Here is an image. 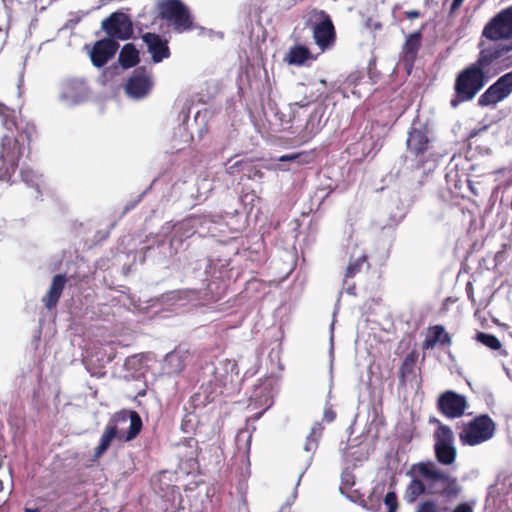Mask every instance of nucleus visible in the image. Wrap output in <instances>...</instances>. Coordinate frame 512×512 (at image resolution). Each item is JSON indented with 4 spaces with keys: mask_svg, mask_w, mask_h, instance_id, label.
<instances>
[{
    "mask_svg": "<svg viewBox=\"0 0 512 512\" xmlns=\"http://www.w3.org/2000/svg\"><path fill=\"white\" fill-rule=\"evenodd\" d=\"M387 512H395V511H392V510H389V509H388V511H387Z\"/></svg>",
    "mask_w": 512,
    "mask_h": 512,
    "instance_id": "ea45409f",
    "label": "nucleus"
},
{
    "mask_svg": "<svg viewBox=\"0 0 512 512\" xmlns=\"http://www.w3.org/2000/svg\"><path fill=\"white\" fill-rule=\"evenodd\" d=\"M151 72L145 67L136 68L127 80L125 90L133 98H143L152 88Z\"/></svg>",
    "mask_w": 512,
    "mask_h": 512,
    "instance_id": "4468645a",
    "label": "nucleus"
},
{
    "mask_svg": "<svg viewBox=\"0 0 512 512\" xmlns=\"http://www.w3.org/2000/svg\"><path fill=\"white\" fill-rule=\"evenodd\" d=\"M429 138L425 130L412 127L408 133L407 150L415 157H421L429 148Z\"/></svg>",
    "mask_w": 512,
    "mask_h": 512,
    "instance_id": "a211bd4d",
    "label": "nucleus"
},
{
    "mask_svg": "<svg viewBox=\"0 0 512 512\" xmlns=\"http://www.w3.org/2000/svg\"><path fill=\"white\" fill-rule=\"evenodd\" d=\"M464 0H453L451 6H450V11H449V14L452 15L454 14L463 4Z\"/></svg>",
    "mask_w": 512,
    "mask_h": 512,
    "instance_id": "f704fd0d",
    "label": "nucleus"
},
{
    "mask_svg": "<svg viewBox=\"0 0 512 512\" xmlns=\"http://www.w3.org/2000/svg\"><path fill=\"white\" fill-rule=\"evenodd\" d=\"M300 157H302V158L307 157V155L304 153L286 154V155L280 156L278 160L280 162L295 161L296 158H300Z\"/></svg>",
    "mask_w": 512,
    "mask_h": 512,
    "instance_id": "2f4dec72",
    "label": "nucleus"
},
{
    "mask_svg": "<svg viewBox=\"0 0 512 512\" xmlns=\"http://www.w3.org/2000/svg\"><path fill=\"white\" fill-rule=\"evenodd\" d=\"M140 61L139 51L133 43L125 44L118 56V62L124 69L136 66Z\"/></svg>",
    "mask_w": 512,
    "mask_h": 512,
    "instance_id": "412c9836",
    "label": "nucleus"
},
{
    "mask_svg": "<svg viewBox=\"0 0 512 512\" xmlns=\"http://www.w3.org/2000/svg\"><path fill=\"white\" fill-rule=\"evenodd\" d=\"M3 490V483L0 481V491Z\"/></svg>",
    "mask_w": 512,
    "mask_h": 512,
    "instance_id": "4c0bfd02",
    "label": "nucleus"
},
{
    "mask_svg": "<svg viewBox=\"0 0 512 512\" xmlns=\"http://www.w3.org/2000/svg\"><path fill=\"white\" fill-rule=\"evenodd\" d=\"M142 427V419L134 410L123 409L113 414L101 435L99 444L94 449L92 461L102 457L114 439L125 442L134 440Z\"/></svg>",
    "mask_w": 512,
    "mask_h": 512,
    "instance_id": "f03ea898",
    "label": "nucleus"
},
{
    "mask_svg": "<svg viewBox=\"0 0 512 512\" xmlns=\"http://www.w3.org/2000/svg\"><path fill=\"white\" fill-rule=\"evenodd\" d=\"M248 164H249L248 161H245V160L236 161L234 164H232L231 166L228 167L227 172L229 174H234L235 172L243 171L246 169V166Z\"/></svg>",
    "mask_w": 512,
    "mask_h": 512,
    "instance_id": "7c9ffc66",
    "label": "nucleus"
},
{
    "mask_svg": "<svg viewBox=\"0 0 512 512\" xmlns=\"http://www.w3.org/2000/svg\"><path fill=\"white\" fill-rule=\"evenodd\" d=\"M118 49L119 43L114 42L113 39L105 37L97 40L89 53L91 63L97 68L105 66L115 56Z\"/></svg>",
    "mask_w": 512,
    "mask_h": 512,
    "instance_id": "2eb2a0df",
    "label": "nucleus"
},
{
    "mask_svg": "<svg viewBox=\"0 0 512 512\" xmlns=\"http://www.w3.org/2000/svg\"><path fill=\"white\" fill-rule=\"evenodd\" d=\"M384 503L387 505L389 510L396 512L398 509V501H397L396 493L393 491L388 492L385 495Z\"/></svg>",
    "mask_w": 512,
    "mask_h": 512,
    "instance_id": "c756f323",
    "label": "nucleus"
},
{
    "mask_svg": "<svg viewBox=\"0 0 512 512\" xmlns=\"http://www.w3.org/2000/svg\"><path fill=\"white\" fill-rule=\"evenodd\" d=\"M418 360V353L415 350L409 352L402 361V364L399 368V382L401 385H404L407 379L414 375L415 366Z\"/></svg>",
    "mask_w": 512,
    "mask_h": 512,
    "instance_id": "5701e85b",
    "label": "nucleus"
},
{
    "mask_svg": "<svg viewBox=\"0 0 512 512\" xmlns=\"http://www.w3.org/2000/svg\"><path fill=\"white\" fill-rule=\"evenodd\" d=\"M309 59L314 57L306 46L294 45L289 49L284 60L290 65L302 66Z\"/></svg>",
    "mask_w": 512,
    "mask_h": 512,
    "instance_id": "4be33fe9",
    "label": "nucleus"
},
{
    "mask_svg": "<svg viewBox=\"0 0 512 512\" xmlns=\"http://www.w3.org/2000/svg\"><path fill=\"white\" fill-rule=\"evenodd\" d=\"M495 432L494 420L488 414H480L464 424L459 440L463 445L477 446L492 439Z\"/></svg>",
    "mask_w": 512,
    "mask_h": 512,
    "instance_id": "39448f33",
    "label": "nucleus"
},
{
    "mask_svg": "<svg viewBox=\"0 0 512 512\" xmlns=\"http://www.w3.org/2000/svg\"><path fill=\"white\" fill-rule=\"evenodd\" d=\"M511 51L512 39L507 43L497 41L492 45L481 48L477 60L473 63L489 75L490 67L506 60Z\"/></svg>",
    "mask_w": 512,
    "mask_h": 512,
    "instance_id": "9b49d317",
    "label": "nucleus"
},
{
    "mask_svg": "<svg viewBox=\"0 0 512 512\" xmlns=\"http://www.w3.org/2000/svg\"><path fill=\"white\" fill-rule=\"evenodd\" d=\"M512 93V72L506 73L479 97L478 104L482 107L495 105Z\"/></svg>",
    "mask_w": 512,
    "mask_h": 512,
    "instance_id": "ddd939ff",
    "label": "nucleus"
},
{
    "mask_svg": "<svg viewBox=\"0 0 512 512\" xmlns=\"http://www.w3.org/2000/svg\"><path fill=\"white\" fill-rule=\"evenodd\" d=\"M318 22L313 25V39L321 51L331 48L336 41V30L329 14L324 10H314Z\"/></svg>",
    "mask_w": 512,
    "mask_h": 512,
    "instance_id": "9d476101",
    "label": "nucleus"
},
{
    "mask_svg": "<svg viewBox=\"0 0 512 512\" xmlns=\"http://www.w3.org/2000/svg\"><path fill=\"white\" fill-rule=\"evenodd\" d=\"M101 29L107 39H113L114 42L126 41L133 35V22L129 15L116 11L102 20Z\"/></svg>",
    "mask_w": 512,
    "mask_h": 512,
    "instance_id": "6e6552de",
    "label": "nucleus"
},
{
    "mask_svg": "<svg viewBox=\"0 0 512 512\" xmlns=\"http://www.w3.org/2000/svg\"><path fill=\"white\" fill-rule=\"evenodd\" d=\"M467 407L466 397L452 390L443 392L437 400L438 411L450 419L463 416Z\"/></svg>",
    "mask_w": 512,
    "mask_h": 512,
    "instance_id": "f8f14e48",
    "label": "nucleus"
},
{
    "mask_svg": "<svg viewBox=\"0 0 512 512\" xmlns=\"http://www.w3.org/2000/svg\"><path fill=\"white\" fill-rule=\"evenodd\" d=\"M123 425L124 424H119V428L122 429L123 431H125L124 428H123Z\"/></svg>",
    "mask_w": 512,
    "mask_h": 512,
    "instance_id": "58836bf2",
    "label": "nucleus"
},
{
    "mask_svg": "<svg viewBox=\"0 0 512 512\" xmlns=\"http://www.w3.org/2000/svg\"><path fill=\"white\" fill-rule=\"evenodd\" d=\"M25 512H39V510H37V509H29V508H27V509L25 510Z\"/></svg>",
    "mask_w": 512,
    "mask_h": 512,
    "instance_id": "e433bc0d",
    "label": "nucleus"
},
{
    "mask_svg": "<svg viewBox=\"0 0 512 512\" xmlns=\"http://www.w3.org/2000/svg\"><path fill=\"white\" fill-rule=\"evenodd\" d=\"M302 153L306 154L307 157L296 158L295 162H297L299 165L310 164L314 161V155L311 152L303 151Z\"/></svg>",
    "mask_w": 512,
    "mask_h": 512,
    "instance_id": "473e14b6",
    "label": "nucleus"
},
{
    "mask_svg": "<svg viewBox=\"0 0 512 512\" xmlns=\"http://www.w3.org/2000/svg\"><path fill=\"white\" fill-rule=\"evenodd\" d=\"M142 40L147 46V51L151 54L154 63H160L171 56L168 41L159 34L146 32L142 35Z\"/></svg>",
    "mask_w": 512,
    "mask_h": 512,
    "instance_id": "dca6fc26",
    "label": "nucleus"
},
{
    "mask_svg": "<svg viewBox=\"0 0 512 512\" xmlns=\"http://www.w3.org/2000/svg\"><path fill=\"white\" fill-rule=\"evenodd\" d=\"M407 475L411 477L404 492L407 503H414L424 494L438 497L421 501L415 512H474L467 502L451 509V504L460 496L462 487L456 476L440 469L434 462L414 463Z\"/></svg>",
    "mask_w": 512,
    "mask_h": 512,
    "instance_id": "f257e3e1",
    "label": "nucleus"
},
{
    "mask_svg": "<svg viewBox=\"0 0 512 512\" xmlns=\"http://www.w3.org/2000/svg\"><path fill=\"white\" fill-rule=\"evenodd\" d=\"M24 147L18 137L4 135L2 137L0 154V181L11 182L19 160L23 154Z\"/></svg>",
    "mask_w": 512,
    "mask_h": 512,
    "instance_id": "423d86ee",
    "label": "nucleus"
},
{
    "mask_svg": "<svg viewBox=\"0 0 512 512\" xmlns=\"http://www.w3.org/2000/svg\"><path fill=\"white\" fill-rule=\"evenodd\" d=\"M476 340L491 350H499L502 347L500 340L493 334L478 332Z\"/></svg>",
    "mask_w": 512,
    "mask_h": 512,
    "instance_id": "b1692460",
    "label": "nucleus"
},
{
    "mask_svg": "<svg viewBox=\"0 0 512 512\" xmlns=\"http://www.w3.org/2000/svg\"><path fill=\"white\" fill-rule=\"evenodd\" d=\"M439 426L434 433V452L437 461L442 465H452L457 456V450L453 446V433L449 426L435 420Z\"/></svg>",
    "mask_w": 512,
    "mask_h": 512,
    "instance_id": "1a4fd4ad",
    "label": "nucleus"
},
{
    "mask_svg": "<svg viewBox=\"0 0 512 512\" xmlns=\"http://www.w3.org/2000/svg\"><path fill=\"white\" fill-rule=\"evenodd\" d=\"M176 232L183 231L182 236L190 237L194 234V225L191 219H185L180 222L176 227Z\"/></svg>",
    "mask_w": 512,
    "mask_h": 512,
    "instance_id": "c85d7f7f",
    "label": "nucleus"
},
{
    "mask_svg": "<svg viewBox=\"0 0 512 512\" xmlns=\"http://www.w3.org/2000/svg\"><path fill=\"white\" fill-rule=\"evenodd\" d=\"M67 280L68 279L65 274H56L52 278L51 286L46 295L42 298V301L47 309L51 310L57 306L66 286Z\"/></svg>",
    "mask_w": 512,
    "mask_h": 512,
    "instance_id": "6ab92c4d",
    "label": "nucleus"
},
{
    "mask_svg": "<svg viewBox=\"0 0 512 512\" xmlns=\"http://www.w3.org/2000/svg\"><path fill=\"white\" fill-rule=\"evenodd\" d=\"M355 486V477L351 472H343L341 475L340 492L347 491Z\"/></svg>",
    "mask_w": 512,
    "mask_h": 512,
    "instance_id": "cd10ccee",
    "label": "nucleus"
},
{
    "mask_svg": "<svg viewBox=\"0 0 512 512\" xmlns=\"http://www.w3.org/2000/svg\"><path fill=\"white\" fill-rule=\"evenodd\" d=\"M490 76L483 72L474 63L469 64L457 74L454 82V95L451 106L457 107L460 103L469 102L484 88Z\"/></svg>",
    "mask_w": 512,
    "mask_h": 512,
    "instance_id": "7ed1b4c3",
    "label": "nucleus"
},
{
    "mask_svg": "<svg viewBox=\"0 0 512 512\" xmlns=\"http://www.w3.org/2000/svg\"><path fill=\"white\" fill-rule=\"evenodd\" d=\"M404 15L407 19H416L422 16L421 12L418 10H408L404 12Z\"/></svg>",
    "mask_w": 512,
    "mask_h": 512,
    "instance_id": "72a5a7b5",
    "label": "nucleus"
},
{
    "mask_svg": "<svg viewBox=\"0 0 512 512\" xmlns=\"http://www.w3.org/2000/svg\"><path fill=\"white\" fill-rule=\"evenodd\" d=\"M368 257L367 255L363 254L360 257H358L354 261H350L345 272L346 278H352L356 274H358L361 270L364 264H367V267H369V264L367 262Z\"/></svg>",
    "mask_w": 512,
    "mask_h": 512,
    "instance_id": "393cba45",
    "label": "nucleus"
},
{
    "mask_svg": "<svg viewBox=\"0 0 512 512\" xmlns=\"http://www.w3.org/2000/svg\"><path fill=\"white\" fill-rule=\"evenodd\" d=\"M342 494L345 495L352 502L358 503L362 507H367L364 494L361 493L358 489H356L355 486L353 488L351 487L347 491L342 492Z\"/></svg>",
    "mask_w": 512,
    "mask_h": 512,
    "instance_id": "bb28decb",
    "label": "nucleus"
},
{
    "mask_svg": "<svg viewBox=\"0 0 512 512\" xmlns=\"http://www.w3.org/2000/svg\"><path fill=\"white\" fill-rule=\"evenodd\" d=\"M253 176L254 177H259V178H262L263 177V172L259 169H255L254 173H253Z\"/></svg>",
    "mask_w": 512,
    "mask_h": 512,
    "instance_id": "c9c22d12",
    "label": "nucleus"
},
{
    "mask_svg": "<svg viewBox=\"0 0 512 512\" xmlns=\"http://www.w3.org/2000/svg\"><path fill=\"white\" fill-rule=\"evenodd\" d=\"M422 46V32L420 30L406 36L402 46L401 55L405 67L410 71L417 59L418 52Z\"/></svg>",
    "mask_w": 512,
    "mask_h": 512,
    "instance_id": "f3484780",
    "label": "nucleus"
},
{
    "mask_svg": "<svg viewBox=\"0 0 512 512\" xmlns=\"http://www.w3.org/2000/svg\"><path fill=\"white\" fill-rule=\"evenodd\" d=\"M158 16L175 33H187L196 28L195 18L191 10L181 0H163L159 2Z\"/></svg>",
    "mask_w": 512,
    "mask_h": 512,
    "instance_id": "20e7f679",
    "label": "nucleus"
},
{
    "mask_svg": "<svg viewBox=\"0 0 512 512\" xmlns=\"http://www.w3.org/2000/svg\"><path fill=\"white\" fill-rule=\"evenodd\" d=\"M451 343V336L448 332L445 331L444 326L434 325L428 328V333L422 343V348L425 350L433 349L437 344L442 346H450Z\"/></svg>",
    "mask_w": 512,
    "mask_h": 512,
    "instance_id": "aec40b11",
    "label": "nucleus"
},
{
    "mask_svg": "<svg viewBox=\"0 0 512 512\" xmlns=\"http://www.w3.org/2000/svg\"><path fill=\"white\" fill-rule=\"evenodd\" d=\"M482 37L493 42L512 40V5L502 9L485 24Z\"/></svg>",
    "mask_w": 512,
    "mask_h": 512,
    "instance_id": "0eeeda50",
    "label": "nucleus"
},
{
    "mask_svg": "<svg viewBox=\"0 0 512 512\" xmlns=\"http://www.w3.org/2000/svg\"><path fill=\"white\" fill-rule=\"evenodd\" d=\"M13 113V110H11L3 104H0V116L2 118L3 125L9 131H12L13 129L17 128L16 119L13 116Z\"/></svg>",
    "mask_w": 512,
    "mask_h": 512,
    "instance_id": "a878e982",
    "label": "nucleus"
}]
</instances>
